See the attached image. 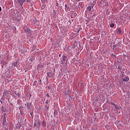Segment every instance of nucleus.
<instances>
[{
  "mask_svg": "<svg viewBox=\"0 0 130 130\" xmlns=\"http://www.w3.org/2000/svg\"><path fill=\"white\" fill-rule=\"evenodd\" d=\"M3 128H5V130H8V128L7 127H3Z\"/></svg>",
  "mask_w": 130,
  "mask_h": 130,
  "instance_id": "obj_26",
  "label": "nucleus"
},
{
  "mask_svg": "<svg viewBox=\"0 0 130 130\" xmlns=\"http://www.w3.org/2000/svg\"><path fill=\"white\" fill-rule=\"evenodd\" d=\"M68 58L67 56L63 55L62 57L60 58V60L62 64H64L65 63H68Z\"/></svg>",
  "mask_w": 130,
  "mask_h": 130,
  "instance_id": "obj_2",
  "label": "nucleus"
},
{
  "mask_svg": "<svg viewBox=\"0 0 130 130\" xmlns=\"http://www.w3.org/2000/svg\"><path fill=\"white\" fill-rule=\"evenodd\" d=\"M13 63H14V64H15V62H14V63H12V64H13Z\"/></svg>",
  "mask_w": 130,
  "mask_h": 130,
  "instance_id": "obj_33",
  "label": "nucleus"
},
{
  "mask_svg": "<svg viewBox=\"0 0 130 130\" xmlns=\"http://www.w3.org/2000/svg\"><path fill=\"white\" fill-rule=\"evenodd\" d=\"M110 27H111V28H113V27H114V23L110 24Z\"/></svg>",
  "mask_w": 130,
  "mask_h": 130,
  "instance_id": "obj_16",
  "label": "nucleus"
},
{
  "mask_svg": "<svg viewBox=\"0 0 130 130\" xmlns=\"http://www.w3.org/2000/svg\"><path fill=\"white\" fill-rule=\"evenodd\" d=\"M59 56L60 57V54H59Z\"/></svg>",
  "mask_w": 130,
  "mask_h": 130,
  "instance_id": "obj_35",
  "label": "nucleus"
},
{
  "mask_svg": "<svg viewBox=\"0 0 130 130\" xmlns=\"http://www.w3.org/2000/svg\"><path fill=\"white\" fill-rule=\"evenodd\" d=\"M18 97H20V93H15Z\"/></svg>",
  "mask_w": 130,
  "mask_h": 130,
  "instance_id": "obj_23",
  "label": "nucleus"
},
{
  "mask_svg": "<svg viewBox=\"0 0 130 130\" xmlns=\"http://www.w3.org/2000/svg\"><path fill=\"white\" fill-rule=\"evenodd\" d=\"M17 2L21 6V7L23 8V4L26 2V0H17Z\"/></svg>",
  "mask_w": 130,
  "mask_h": 130,
  "instance_id": "obj_4",
  "label": "nucleus"
},
{
  "mask_svg": "<svg viewBox=\"0 0 130 130\" xmlns=\"http://www.w3.org/2000/svg\"><path fill=\"white\" fill-rule=\"evenodd\" d=\"M116 31L118 33V34H121L122 31H121V29L120 28H117Z\"/></svg>",
  "mask_w": 130,
  "mask_h": 130,
  "instance_id": "obj_9",
  "label": "nucleus"
},
{
  "mask_svg": "<svg viewBox=\"0 0 130 130\" xmlns=\"http://www.w3.org/2000/svg\"><path fill=\"white\" fill-rule=\"evenodd\" d=\"M39 84H41V79H40V81H39Z\"/></svg>",
  "mask_w": 130,
  "mask_h": 130,
  "instance_id": "obj_27",
  "label": "nucleus"
},
{
  "mask_svg": "<svg viewBox=\"0 0 130 130\" xmlns=\"http://www.w3.org/2000/svg\"><path fill=\"white\" fill-rule=\"evenodd\" d=\"M129 80V78L128 76H125L124 78L122 79L123 82H128Z\"/></svg>",
  "mask_w": 130,
  "mask_h": 130,
  "instance_id": "obj_7",
  "label": "nucleus"
},
{
  "mask_svg": "<svg viewBox=\"0 0 130 130\" xmlns=\"http://www.w3.org/2000/svg\"><path fill=\"white\" fill-rule=\"evenodd\" d=\"M76 1H80V0H76Z\"/></svg>",
  "mask_w": 130,
  "mask_h": 130,
  "instance_id": "obj_36",
  "label": "nucleus"
},
{
  "mask_svg": "<svg viewBox=\"0 0 130 130\" xmlns=\"http://www.w3.org/2000/svg\"><path fill=\"white\" fill-rule=\"evenodd\" d=\"M0 110L2 111V112H6V108L3 107L0 108Z\"/></svg>",
  "mask_w": 130,
  "mask_h": 130,
  "instance_id": "obj_11",
  "label": "nucleus"
},
{
  "mask_svg": "<svg viewBox=\"0 0 130 130\" xmlns=\"http://www.w3.org/2000/svg\"><path fill=\"white\" fill-rule=\"evenodd\" d=\"M30 115L31 116V117H33V113H30Z\"/></svg>",
  "mask_w": 130,
  "mask_h": 130,
  "instance_id": "obj_25",
  "label": "nucleus"
},
{
  "mask_svg": "<svg viewBox=\"0 0 130 130\" xmlns=\"http://www.w3.org/2000/svg\"><path fill=\"white\" fill-rule=\"evenodd\" d=\"M28 60H31V59H29V58H28Z\"/></svg>",
  "mask_w": 130,
  "mask_h": 130,
  "instance_id": "obj_32",
  "label": "nucleus"
},
{
  "mask_svg": "<svg viewBox=\"0 0 130 130\" xmlns=\"http://www.w3.org/2000/svg\"><path fill=\"white\" fill-rule=\"evenodd\" d=\"M115 106V109H118V107H117V106L116 105Z\"/></svg>",
  "mask_w": 130,
  "mask_h": 130,
  "instance_id": "obj_24",
  "label": "nucleus"
},
{
  "mask_svg": "<svg viewBox=\"0 0 130 130\" xmlns=\"http://www.w3.org/2000/svg\"><path fill=\"white\" fill-rule=\"evenodd\" d=\"M33 22H34V23L36 25H38L39 24V21H38V20H37L36 19H34Z\"/></svg>",
  "mask_w": 130,
  "mask_h": 130,
  "instance_id": "obj_8",
  "label": "nucleus"
},
{
  "mask_svg": "<svg viewBox=\"0 0 130 130\" xmlns=\"http://www.w3.org/2000/svg\"><path fill=\"white\" fill-rule=\"evenodd\" d=\"M117 45H113V50H115V49H116V47H117Z\"/></svg>",
  "mask_w": 130,
  "mask_h": 130,
  "instance_id": "obj_14",
  "label": "nucleus"
},
{
  "mask_svg": "<svg viewBox=\"0 0 130 130\" xmlns=\"http://www.w3.org/2000/svg\"><path fill=\"white\" fill-rule=\"evenodd\" d=\"M111 105H114V106H115L116 105H115V104L113 103V102L111 103Z\"/></svg>",
  "mask_w": 130,
  "mask_h": 130,
  "instance_id": "obj_22",
  "label": "nucleus"
},
{
  "mask_svg": "<svg viewBox=\"0 0 130 130\" xmlns=\"http://www.w3.org/2000/svg\"><path fill=\"white\" fill-rule=\"evenodd\" d=\"M7 117H6V115H4V118L3 120V125H6V124H7V119H6Z\"/></svg>",
  "mask_w": 130,
  "mask_h": 130,
  "instance_id": "obj_6",
  "label": "nucleus"
},
{
  "mask_svg": "<svg viewBox=\"0 0 130 130\" xmlns=\"http://www.w3.org/2000/svg\"><path fill=\"white\" fill-rule=\"evenodd\" d=\"M77 9H81L82 8V3H79L78 6H76Z\"/></svg>",
  "mask_w": 130,
  "mask_h": 130,
  "instance_id": "obj_12",
  "label": "nucleus"
},
{
  "mask_svg": "<svg viewBox=\"0 0 130 130\" xmlns=\"http://www.w3.org/2000/svg\"><path fill=\"white\" fill-rule=\"evenodd\" d=\"M35 125H36V122H34V126H35Z\"/></svg>",
  "mask_w": 130,
  "mask_h": 130,
  "instance_id": "obj_29",
  "label": "nucleus"
},
{
  "mask_svg": "<svg viewBox=\"0 0 130 130\" xmlns=\"http://www.w3.org/2000/svg\"><path fill=\"white\" fill-rule=\"evenodd\" d=\"M117 45V46H119V47H122V44L120 42H118Z\"/></svg>",
  "mask_w": 130,
  "mask_h": 130,
  "instance_id": "obj_13",
  "label": "nucleus"
},
{
  "mask_svg": "<svg viewBox=\"0 0 130 130\" xmlns=\"http://www.w3.org/2000/svg\"><path fill=\"white\" fill-rule=\"evenodd\" d=\"M50 102V101L47 100L46 102V105H47V104H49V103Z\"/></svg>",
  "mask_w": 130,
  "mask_h": 130,
  "instance_id": "obj_17",
  "label": "nucleus"
},
{
  "mask_svg": "<svg viewBox=\"0 0 130 130\" xmlns=\"http://www.w3.org/2000/svg\"><path fill=\"white\" fill-rule=\"evenodd\" d=\"M0 12H2V7H0Z\"/></svg>",
  "mask_w": 130,
  "mask_h": 130,
  "instance_id": "obj_28",
  "label": "nucleus"
},
{
  "mask_svg": "<svg viewBox=\"0 0 130 130\" xmlns=\"http://www.w3.org/2000/svg\"><path fill=\"white\" fill-rule=\"evenodd\" d=\"M47 77H48L49 78H53V77H54V72L49 71V72L47 73Z\"/></svg>",
  "mask_w": 130,
  "mask_h": 130,
  "instance_id": "obj_3",
  "label": "nucleus"
},
{
  "mask_svg": "<svg viewBox=\"0 0 130 130\" xmlns=\"http://www.w3.org/2000/svg\"><path fill=\"white\" fill-rule=\"evenodd\" d=\"M42 125H43V126H44V127L45 126V125H46V123H45V121H43Z\"/></svg>",
  "mask_w": 130,
  "mask_h": 130,
  "instance_id": "obj_15",
  "label": "nucleus"
},
{
  "mask_svg": "<svg viewBox=\"0 0 130 130\" xmlns=\"http://www.w3.org/2000/svg\"><path fill=\"white\" fill-rule=\"evenodd\" d=\"M29 96H30V97H31V94H30Z\"/></svg>",
  "mask_w": 130,
  "mask_h": 130,
  "instance_id": "obj_34",
  "label": "nucleus"
},
{
  "mask_svg": "<svg viewBox=\"0 0 130 130\" xmlns=\"http://www.w3.org/2000/svg\"><path fill=\"white\" fill-rule=\"evenodd\" d=\"M79 32H80V30H78V31H77V33H79Z\"/></svg>",
  "mask_w": 130,
  "mask_h": 130,
  "instance_id": "obj_31",
  "label": "nucleus"
},
{
  "mask_svg": "<svg viewBox=\"0 0 130 130\" xmlns=\"http://www.w3.org/2000/svg\"><path fill=\"white\" fill-rule=\"evenodd\" d=\"M46 96H47L48 98H50V96L49 95V94L48 93H47L46 94Z\"/></svg>",
  "mask_w": 130,
  "mask_h": 130,
  "instance_id": "obj_21",
  "label": "nucleus"
},
{
  "mask_svg": "<svg viewBox=\"0 0 130 130\" xmlns=\"http://www.w3.org/2000/svg\"><path fill=\"white\" fill-rule=\"evenodd\" d=\"M17 63H18V61H16L15 64L13 63L12 66H13V67H16V66H17Z\"/></svg>",
  "mask_w": 130,
  "mask_h": 130,
  "instance_id": "obj_18",
  "label": "nucleus"
},
{
  "mask_svg": "<svg viewBox=\"0 0 130 130\" xmlns=\"http://www.w3.org/2000/svg\"><path fill=\"white\" fill-rule=\"evenodd\" d=\"M45 109H46V110H48V109H49V108L47 107V105L45 106Z\"/></svg>",
  "mask_w": 130,
  "mask_h": 130,
  "instance_id": "obj_19",
  "label": "nucleus"
},
{
  "mask_svg": "<svg viewBox=\"0 0 130 130\" xmlns=\"http://www.w3.org/2000/svg\"><path fill=\"white\" fill-rule=\"evenodd\" d=\"M96 5V0L93 1L92 4H88V6L87 7V10L89 12H91V10L94 8V6Z\"/></svg>",
  "mask_w": 130,
  "mask_h": 130,
  "instance_id": "obj_1",
  "label": "nucleus"
},
{
  "mask_svg": "<svg viewBox=\"0 0 130 130\" xmlns=\"http://www.w3.org/2000/svg\"><path fill=\"white\" fill-rule=\"evenodd\" d=\"M30 31H31L30 30V28H28V29L25 30V33H26V34H30Z\"/></svg>",
  "mask_w": 130,
  "mask_h": 130,
  "instance_id": "obj_10",
  "label": "nucleus"
},
{
  "mask_svg": "<svg viewBox=\"0 0 130 130\" xmlns=\"http://www.w3.org/2000/svg\"><path fill=\"white\" fill-rule=\"evenodd\" d=\"M37 81H35L34 83L35 84V83H37Z\"/></svg>",
  "mask_w": 130,
  "mask_h": 130,
  "instance_id": "obj_30",
  "label": "nucleus"
},
{
  "mask_svg": "<svg viewBox=\"0 0 130 130\" xmlns=\"http://www.w3.org/2000/svg\"><path fill=\"white\" fill-rule=\"evenodd\" d=\"M38 126L39 127L40 126V121L39 120H38Z\"/></svg>",
  "mask_w": 130,
  "mask_h": 130,
  "instance_id": "obj_20",
  "label": "nucleus"
},
{
  "mask_svg": "<svg viewBox=\"0 0 130 130\" xmlns=\"http://www.w3.org/2000/svg\"><path fill=\"white\" fill-rule=\"evenodd\" d=\"M25 105V106H26L27 109H30V108L31 107V105H32V104L29 103V102H26Z\"/></svg>",
  "mask_w": 130,
  "mask_h": 130,
  "instance_id": "obj_5",
  "label": "nucleus"
}]
</instances>
